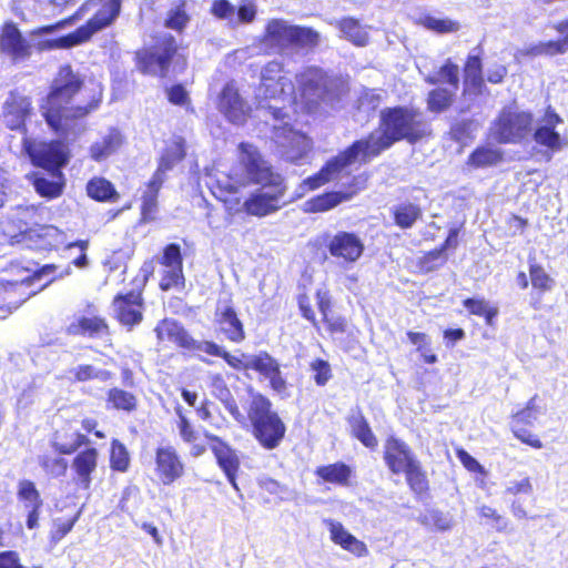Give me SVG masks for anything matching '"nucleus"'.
I'll return each instance as SVG.
<instances>
[{
    "mask_svg": "<svg viewBox=\"0 0 568 568\" xmlns=\"http://www.w3.org/2000/svg\"><path fill=\"white\" fill-rule=\"evenodd\" d=\"M111 377V373L105 369L97 368L93 365H79L69 371V378L75 382H87L99 379L105 382Z\"/></svg>",
    "mask_w": 568,
    "mask_h": 568,
    "instance_id": "nucleus-40",
    "label": "nucleus"
},
{
    "mask_svg": "<svg viewBox=\"0 0 568 568\" xmlns=\"http://www.w3.org/2000/svg\"><path fill=\"white\" fill-rule=\"evenodd\" d=\"M18 497L26 504L27 508H40L42 499L36 485L30 480H21L18 486Z\"/></svg>",
    "mask_w": 568,
    "mask_h": 568,
    "instance_id": "nucleus-48",
    "label": "nucleus"
},
{
    "mask_svg": "<svg viewBox=\"0 0 568 568\" xmlns=\"http://www.w3.org/2000/svg\"><path fill=\"white\" fill-rule=\"evenodd\" d=\"M464 306L474 315L484 316L488 325L493 324V320L497 316L498 310L490 307L485 300L466 298Z\"/></svg>",
    "mask_w": 568,
    "mask_h": 568,
    "instance_id": "nucleus-49",
    "label": "nucleus"
},
{
    "mask_svg": "<svg viewBox=\"0 0 568 568\" xmlns=\"http://www.w3.org/2000/svg\"><path fill=\"white\" fill-rule=\"evenodd\" d=\"M176 413L180 417L178 429L182 440L186 444L196 442L199 439L197 432L193 428L189 419L181 413V409H176Z\"/></svg>",
    "mask_w": 568,
    "mask_h": 568,
    "instance_id": "nucleus-62",
    "label": "nucleus"
},
{
    "mask_svg": "<svg viewBox=\"0 0 568 568\" xmlns=\"http://www.w3.org/2000/svg\"><path fill=\"white\" fill-rule=\"evenodd\" d=\"M161 265L163 267H168V266L176 267L179 265H183L181 247L179 244L171 243L164 247L163 255L161 258Z\"/></svg>",
    "mask_w": 568,
    "mask_h": 568,
    "instance_id": "nucleus-59",
    "label": "nucleus"
},
{
    "mask_svg": "<svg viewBox=\"0 0 568 568\" xmlns=\"http://www.w3.org/2000/svg\"><path fill=\"white\" fill-rule=\"evenodd\" d=\"M272 141L275 145V152L290 162H297L310 149L307 136L293 130L287 123L273 125Z\"/></svg>",
    "mask_w": 568,
    "mask_h": 568,
    "instance_id": "nucleus-11",
    "label": "nucleus"
},
{
    "mask_svg": "<svg viewBox=\"0 0 568 568\" xmlns=\"http://www.w3.org/2000/svg\"><path fill=\"white\" fill-rule=\"evenodd\" d=\"M501 152L491 148H477L469 156L468 163L475 168H485L497 164L501 160Z\"/></svg>",
    "mask_w": 568,
    "mask_h": 568,
    "instance_id": "nucleus-45",
    "label": "nucleus"
},
{
    "mask_svg": "<svg viewBox=\"0 0 568 568\" xmlns=\"http://www.w3.org/2000/svg\"><path fill=\"white\" fill-rule=\"evenodd\" d=\"M185 286V278L183 274V265L163 267L160 281L162 291L176 290L182 291Z\"/></svg>",
    "mask_w": 568,
    "mask_h": 568,
    "instance_id": "nucleus-41",
    "label": "nucleus"
},
{
    "mask_svg": "<svg viewBox=\"0 0 568 568\" xmlns=\"http://www.w3.org/2000/svg\"><path fill=\"white\" fill-rule=\"evenodd\" d=\"M106 403L108 407L128 413L133 412L138 405L136 397L132 393L118 387L109 389Z\"/></svg>",
    "mask_w": 568,
    "mask_h": 568,
    "instance_id": "nucleus-37",
    "label": "nucleus"
},
{
    "mask_svg": "<svg viewBox=\"0 0 568 568\" xmlns=\"http://www.w3.org/2000/svg\"><path fill=\"white\" fill-rule=\"evenodd\" d=\"M164 181L165 176L154 172L151 180L146 183L141 197V214L143 220L149 221L153 219L158 209V195Z\"/></svg>",
    "mask_w": 568,
    "mask_h": 568,
    "instance_id": "nucleus-28",
    "label": "nucleus"
},
{
    "mask_svg": "<svg viewBox=\"0 0 568 568\" xmlns=\"http://www.w3.org/2000/svg\"><path fill=\"white\" fill-rule=\"evenodd\" d=\"M454 94V89L437 88L432 90L427 98L428 110L435 113L445 111L450 106Z\"/></svg>",
    "mask_w": 568,
    "mask_h": 568,
    "instance_id": "nucleus-43",
    "label": "nucleus"
},
{
    "mask_svg": "<svg viewBox=\"0 0 568 568\" xmlns=\"http://www.w3.org/2000/svg\"><path fill=\"white\" fill-rule=\"evenodd\" d=\"M68 332L73 335L102 337L108 332V326L100 317L82 316L69 325Z\"/></svg>",
    "mask_w": 568,
    "mask_h": 568,
    "instance_id": "nucleus-31",
    "label": "nucleus"
},
{
    "mask_svg": "<svg viewBox=\"0 0 568 568\" xmlns=\"http://www.w3.org/2000/svg\"><path fill=\"white\" fill-rule=\"evenodd\" d=\"M239 150V165L234 166L224 180H219L217 184L230 194L236 193L247 183L260 184L261 187L243 203V209L248 215L267 216L294 200L284 199L287 191L284 178L272 170L257 148L243 142Z\"/></svg>",
    "mask_w": 568,
    "mask_h": 568,
    "instance_id": "nucleus-2",
    "label": "nucleus"
},
{
    "mask_svg": "<svg viewBox=\"0 0 568 568\" xmlns=\"http://www.w3.org/2000/svg\"><path fill=\"white\" fill-rule=\"evenodd\" d=\"M283 64L276 60L268 62L261 73V84L256 91L258 110L268 113L275 121L284 120L285 105L294 100L295 87L282 75Z\"/></svg>",
    "mask_w": 568,
    "mask_h": 568,
    "instance_id": "nucleus-6",
    "label": "nucleus"
},
{
    "mask_svg": "<svg viewBox=\"0 0 568 568\" xmlns=\"http://www.w3.org/2000/svg\"><path fill=\"white\" fill-rule=\"evenodd\" d=\"M24 149L32 163L47 171L33 179L37 193L43 197L55 199L62 194L64 176L61 169L68 163V152L63 143H33L24 141Z\"/></svg>",
    "mask_w": 568,
    "mask_h": 568,
    "instance_id": "nucleus-4",
    "label": "nucleus"
},
{
    "mask_svg": "<svg viewBox=\"0 0 568 568\" xmlns=\"http://www.w3.org/2000/svg\"><path fill=\"white\" fill-rule=\"evenodd\" d=\"M296 81L302 97L308 102H328L333 99L335 81L316 67L305 68L296 75Z\"/></svg>",
    "mask_w": 568,
    "mask_h": 568,
    "instance_id": "nucleus-12",
    "label": "nucleus"
},
{
    "mask_svg": "<svg viewBox=\"0 0 568 568\" xmlns=\"http://www.w3.org/2000/svg\"><path fill=\"white\" fill-rule=\"evenodd\" d=\"M122 0H101L102 8L88 21L85 26L78 28L75 31L60 37L52 41L51 47L71 48L83 43L90 37L111 24L119 16Z\"/></svg>",
    "mask_w": 568,
    "mask_h": 568,
    "instance_id": "nucleus-8",
    "label": "nucleus"
},
{
    "mask_svg": "<svg viewBox=\"0 0 568 568\" xmlns=\"http://www.w3.org/2000/svg\"><path fill=\"white\" fill-rule=\"evenodd\" d=\"M81 87L82 79L71 67L60 68L51 92L41 104L42 115L55 132L65 135L75 133L77 121L97 108L99 99H93L87 104L74 103L75 97L81 93Z\"/></svg>",
    "mask_w": 568,
    "mask_h": 568,
    "instance_id": "nucleus-3",
    "label": "nucleus"
},
{
    "mask_svg": "<svg viewBox=\"0 0 568 568\" xmlns=\"http://www.w3.org/2000/svg\"><path fill=\"white\" fill-rule=\"evenodd\" d=\"M212 13L232 26L235 14V7L229 0H215L211 8Z\"/></svg>",
    "mask_w": 568,
    "mask_h": 568,
    "instance_id": "nucleus-61",
    "label": "nucleus"
},
{
    "mask_svg": "<svg viewBox=\"0 0 568 568\" xmlns=\"http://www.w3.org/2000/svg\"><path fill=\"white\" fill-rule=\"evenodd\" d=\"M395 224L400 229H410L423 215L418 204L403 202L392 209Z\"/></svg>",
    "mask_w": 568,
    "mask_h": 568,
    "instance_id": "nucleus-34",
    "label": "nucleus"
},
{
    "mask_svg": "<svg viewBox=\"0 0 568 568\" xmlns=\"http://www.w3.org/2000/svg\"><path fill=\"white\" fill-rule=\"evenodd\" d=\"M113 312L119 322L125 326H133L142 321V297L140 293L130 292L119 294L113 301Z\"/></svg>",
    "mask_w": 568,
    "mask_h": 568,
    "instance_id": "nucleus-18",
    "label": "nucleus"
},
{
    "mask_svg": "<svg viewBox=\"0 0 568 568\" xmlns=\"http://www.w3.org/2000/svg\"><path fill=\"white\" fill-rule=\"evenodd\" d=\"M205 437L211 442V449L216 457L219 466L223 469L230 484L234 487V489L239 490L235 478L236 471L240 466L237 455L229 445H226L217 436L206 433Z\"/></svg>",
    "mask_w": 568,
    "mask_h": 568,
    "instance_id": "nucleus-22",
    "label": "nucleus"
},
{
    "mask_svg": "<svg viewBox=\"0 0 568 568\" xmlns=\"http://www.w3.org/2000/svg\"><path fill=\"white\" fill-rule=\"evenodd\" d=\"M419 521L426 527L436 528L440 531L449 530L453 527L452 516L436 509L428 510L422 515Z\"/></svg>",
    "mask_w": 568,
    "mask_h": 568,
    "instance_id": "nucleus-46",
    "label": "nucleus"
},
{
    "mask_svg": "<svg viewBox=\"0 0 568 568\" xmlns=\"http://www.w3.org/2000/svg\"><path fill=\"white\" fill-rule=\"evenodd\" d=\"M72 437V440L68 443H62L57 437L52 444L54 449L60 454L70 455L77 452L82 445H87L90 442L85 435L80 433H74Z\"/></svg>",
    "mask_w": 568,
    "mask_h": 568,
    "instance_id": "nucleus-55",
    "label": "nucleus"
},
{
    "mask_svg": "<svg viewBox=\"0 0 568 568\" xmlns=\"http://www.w3.org/2000/svg\"><path fill=\"white\" fill-rule=\"evenodd\" d=\"M384 460L393 474H402L418 462L409 446L394 436L388 437L384 444Z\"/></svg>",
    "mask_w": 568,
    "mask_h": 568,
    "instance_id": "nucleus-16",
    "label": "nucleus"
},
{
    "mask_svg": "<svg viewBox=\"0 0 568 568\" xmlns=\"http://www.w3.org/2000/svg\"><path fill=\"white\" fill-rule=\"evenodd\" d=\"M327 250L344 264H354L363 255L365 246L356 233L338 231L328 240Z\"/></svg>",
    "mask_w": 568,
    "mask_h": 568,
    "instance_id": "nucleus-14",
    "label": "nucleus"
},
{
    "mask_svg": "<svg viewBox=\"0 0 568 568\" xmlns=\"http://www.w3.org/2000/svg\"><path fill=\"white\" fill-rule=\"evenodd\" d=\"M39 464L43 470L52 477L64 476L68 469V462L64 458L41 456Z\"/></svg>",
    "mask_w": 568,
    "mask_h": 568,
    "instance_id": "nucleus-52",
    "label": "nucleus"
},
{
    "mask_svg": "<svg viewBox=\"0 0 568 568\" xmlns=\"http://www.w3.org/2000/svg\"><path fill=\"white\" fill-rule=\"evenodd\" d=\"M210 379L213 395L221 402H229L232 394L227 388L224 378L220 374H214L210 376Z\"/></svg>",
    "mask_w": 568,
    "mask_h": 568,
    "instance_id": "nucleus-64",
    "label": "nucleus"
},
{
    "mask_svg": "<svg viewBox=\"0 0 568 568\" xmlns=\"http://www.w3.org/2000/svg\"><path fill=\"white\" fill-rule=\"evenodd\" d=\"M0 48L13 59H23L29 55L28 42L22 38L18 28L12 23H7L3 27Z\"/></svg>",
    "mask_w": 568,
    "mask_h": 568,
    "instance_id": "nucleus-27",
    "label": "nucleus"
},
{
    "mask_svg": "<svg viewBox=\"0 0 568 568\" xmlns=\"http://www.w3.org/2000/svg\"><path fill=\"white\" fill-rule=\"evenodd\" d=\"M216 323L219 331L231 342L241 343L245 338V332L235 310L230 305L217 307Z\"/></svg>",
    "mask_w": 568,
    "mask_h": 568,
    "instance_id": "nucleus-25",
    "label": "nucleus"
},
{
    "mask_svg": "<svg viewBox=\"0 0 568 568\" xmlns=\"http://www.w3.org/2000/svg\"><path fill=\"white\" fill-rule=\"evenodd\" d=\"M219 110L234 124H242L246 119L247 106L233 84L227 83L219 98Z\"/></svg>",
    "mask_w": 568,
    "mask_h": 568,
    "instance_id": "nucleus-21",
    "label": "nucleus"
},
{
    "mask_svg": "<svg viewBox=\"0 0 568 568\" xmlns=\"http://www.w3.org/2000/svg\"><path fill=\"white\" fill-rule=\"evenodd\" d=\"M154 40L151 48L138 53L139 65L144 73L165 77L178 45L174 37L166 31L159 32Z\"/></svg>",
    "mask_w": 568,
    "mask_h": 568,
    "instance_id": "nucleus-9",
    "label": "nucleus"
},
{
    "mask_svg": "<svg viewBox=\"0 0 568 568\" xmlns=\"http://www.w3.org/2000/svg\"><path fill=\"white\" fill-rule=\"evenodd\" d=\"M185 155L184 141L176 138L168 143L163 154L161 155L155 173L165 176V173L173 169Z\"/></svg>",
    "mask_w": 568,
    "mask_h": 568,
    "instance_id": "nucleus-33",
    "label": "nucleus"
},
{
    "mask_svg": "<svg viewBox=\"0 0 568 568\" xmlns=\"http://www.w3.org/2000/svg\"><path fill=\"white\" fill-rule=\"evenodd\" d=\"M379 128L381 131H374L366 138L355 141L328 160L316 174L305 179L296 196H302L306 190H315L328 182L349 178L353 165L368 163L397 141L415 143L430 134V125L423 113L407 106L383 109Z\"/></svg>",
    "mask_w": 568,
    "mask_h": 568,
    "instance_id": "nucleus-1",
    "label": "nucleus"
},
{
    "mask_svg": "<svg viewBox=\"0 0 568 568\" xmlns=\"http://www.w3.org/2000/svg\"><path fill=\"white\" fill-rule=\"evenodd\" d=\"M348 423L354 437L365 447L375 448L377 446L376 436L373 434L366 418L361 412L353 413L348 418Z\"/></svg>",
    "mask_w": 568,
    "mask_h": 568,
    "instance_id": "nucleus-35",
    "label": "nucleus"
},
{
    "mask_svg": "<svg viewBox=\"0 0 568 568\" xmlns=\"http://www.w3.org/2000/svg\"><path fill=\"white\" fill-rule=\"evenodd\" d=\"M532 116L529 112L504 109L494 121L491 136L499 143H520L532 131Z\"/></svg>",
    "mask_w": 568,
    "mask_h": 568,
    "instance_id": "nucleus-10",
    "label": "nucleus"
},
{
    "mask_svg": "<svg viewBox=\"0 0 568 568\" xmlns=\"http://www.w3.org/2000/svg\"><path fill=\"white\" fill-rule=\"evenodd\" d=\"M155 471L164 485H171L184 474V464L172 446L159 447L155 452Z\"/></svg>",
    "mask_w": 568,
    "mask_h": 568,
    "instance_id": "nucleus-17",
    "label": "nucleus"
},
{
    "mask_svg": "<svg viewBox=\"0 0 568 568\" xmlns=\"http://www.w3.org/2000/svg\"><path fill=\"white\" fill-rule=\"evenodd\" d=\"M98 450L93 447L79 452L71 464L75 473V483L83 489H89L92 483V474L98 467Z\"/></svg>",
    "mask_w": 568,
    "mask_h": 568,
    "instance_id": "nucleus-24",
    "label": "nucleus"
},
{
    "mask_svg": "<svg viewBox=\"0 0 568 568\" xmlns=\"http://www.w3.org/2000/svg\"><path fill=\"white\" fill-rule=\"evenodd\" d=\"M315 474L327 483L346 486L348 485L352 469L344 463H335L318 467Z\"/></svg>",
    "mask_w": 568,
    "mask_h": 568,
    "instance_id": "nucleus-36",
    "label": "nucleus"
},
{
    "mask_svg": "<svg viewBox=\"0 0 568 568\" xmlns=\"http://www.w3.org/2000/svg\"><path fill=\"white\" fill-rule=\"evenodd\" d=\"M447 261L446 254H443V250H434L428 252L420 260V268L424 272H433L443 266Z\"/></svg>",
    "mask_w": 568,
    "mask_h": 568,
    "instance_id": "nucleus-57",
    "label": "nucleus"
},
{
    "mask_svg": "<svg viewBox=\"0 0 568 568\" xmlns=\"http://www.w3.org/2000/svg\"><path fill=\"white\" fill-rule=\"evenodd\" d=\"M561 37L557 40L541 41L529 49L531 55L554 57L568 52V18L551 24Z\"/></svg>",
    "mask_w": 568,
    "mask_h": 568,
    "instance_id": "nucleus-26",
    "label": "nucleus"
},
{
    "mask_svg": "<svg viewBox=\"0 0 568 568\" xmlns=\"http://www.w3.org/2000/svg\"><path fill=\"white\" fill-rule=\"evenodd\" d=\"M30 110L31 102L27 97L11 92L2 106L3 122L10 130H20L24 126Z\"/></svg>",
    "mask_w": 568,
    "mask_h": 568,
    "instance_id": "nucleus-19",
    "label": "nucleus"
},
{
    "mask_svg": "<svg viewBox=\"0 0 568 568\" xmlns=\"http://www.w3.org/2000/svg\"><path fill=\"white\" fill-rule=\"evenodd\" d=\"M331 24L335 26L344 38L356 45L363 47L368 41V32L366 27H363L357 20L353 18H345L342 20H333Z\"/></svg>",
    "mask_w": 568,
    "mask_h": 568,
    "instance_id": "nucleus-32",
    "label": "nucleus"
},
{
    "mask_svg": "<svg viewBox=\"0 0 568 568\" xmlns=\"http://www.w3.org/2000/svg\"><path fill=\"white\" fill-rule=\"evenodd\" d=\"M248 367L268 379L271 387L277 393L285 390L286 382L280 371V364L268 353L251 355Z\"/></svg>",
    "mask_w": 568,
    "mask_h": 568,
    "instance_id": "nucleus-20",
    "label": "nucleus"
},
{
    "mask_svg": "<svg viewBox=\"0 0 568 568\" xmlns=\"http://www.w3.org/2000/svg\"><path fill=\"white\" fill-rule=\"evenodd\" d=\"M187 22L189 16L181 7H178L169 11L165 19V27L175 31H182Z\"/></svg>",
    "mask_w": 568,
    "mask_h": 568,
    "instance_id": "nucleus-58",
    "label": "nucleus"
},
{
    "mask_svg": "<svg viewBox=\"0 0 568 568\" xmlns=\"http://www.w3.org/2000/svg\"><path fill=\"white\" fill-rule=\"evenodd\" d=\"M248 418L255 438L264 448L274 449L280 445L286 427L278 415L272 410V404L266 397L262 395L253 397Z\"/></svg>",
    "mask_w": 568,
    "mask_h": 568,
    "instance_id": "nucleus-7",
    "label": "nucleus"
},
{
    "mask_svg": "<svg viewBox=\"0 0 568 568\" xmlns=\"http://www.w3.org/2000/svg\"><path fill=\"white\" fill-rule=\"evenodd\" d=\"M88 195L97 201H112L116 191L111 182L104 178H93L87 184Z\"/></svg>",
    "mask_w": 568,
    "mask_h": 568,
    "instance_id": "nucleus-38",
    "label": "nucleus"
},
{
    "mask_svg": "<svg viewBox=\"0 0 568 568\" xmlns=\"http://www.w3.org/2000/svg\"><path fill=\"white\" fill-rule=\"evenodd\" d=\"M320 34L312 28L292 24L285 19L267 21L257 39L258 50L265 54H284L291 49H311L318 44Z\"/></svg>",
    "mask_w": 568,
    "mask_h": 568,
    "instance_id": "nucleus-5",
    "label": "nucleus"
},
{
    "mask_svg": "<svg viewBox=\"0 0 568 568\" xmlns=\"http://www.w3.org/2000/svg\"><path fill=\"white\" fill-rule=\"evenodd\" d=\"M465 87L479 91L483 85L481 61L477 55L468 57L465 64Z\"/></svg>",
    "mask_w": 568,
    "mask_h": 568,
    "instance_id": "nucleus-42",
    "label": "nucleus"
},
{
    "mask_svg": "<svg viewBox=\"0 0 568 568\" xmlns=\"http://www.w3.org/2000/svg\"><path fill=\"white\" fill-rule=\"evenodd\" d=\"M122 134L116 129H110L109 132L100 140L94 142L90 148L91 158L101 162L114 154L122 144Z\"/></svg>",
    "mask_w": 568,
    "mask_h": 568,
    "instance_id": "nucleus-30",
    "label": "nucleus"
},
{
    "mask_svg": "<svg viewBox=\"0 0 568 568\" xmlns=\"http://www.w3.org/2000/svg\"><path fill=\"white\" fill-rule=\"evenodd\" d=\"M505 494L517 497L519 495L531 496L534 494V486L528 476L519 479H511L505 486Z\"/></svg>",
    "mask_w": 568,
    "mask_h": 568,
    "instance_id": "nucleus-53",
    "label": "nucleus"
},
{
    "mask_svg": "<svg viewBox=\"0 0 568 568\" xmlns=\"http://www.w3.org/2000/svg\"><path fill=\"white\" fill-rule=\"evenodd\" d=\"M130 465V456L126 447L118 439L111 443L110 466L113 470L124 473Z\"/></svg>",
    "mask_w": 568,
    "mask_h": 568,
    "instance_id": "nucleus-47",
    "label": "nucleus"
},
{
    "mask_svg": "<svg viewBox=\"0 0 568 568\" xmlns=\"http://www.w3.org/2000/svg\"><path fill=\"white\" fill-rule=\"evenodd\" d=\"M560 123H562V119L552 109L548 108L545 115L536 123L532 134L535 142L552 152L562 150L568 145V140L556 131Z\"/></svg>",
    "mask_w": 568,
    "mask_h": 568,
    "instance_id": "nucleus-15",
    "label": "nucleus"
},
{
    "mask_svg": "<svg viewBox=\"0 0 568 568\" xmlns=\"http://www.w3.org/2000/svg\"><path fill=\"white\" fill-rule=\"evenodd\" d=\"M403 474H405L406 481L415 494L420 495L428 489L427 476L423 470L419 460L403 471Z\"/></svg>",
    "mask_w": 568,
    "mask_h": 568,
    "instance_id": "nucleus-44",
    "label": "nucleus"
},
{
    "mask_svg": "<svg viewBox=\"0 0 568 568\" xmlns=\"http://www.w3.org/2000/svg\"><path fill=\"white\" fill-rule=\"evenodd\" d=\"M425 80L429 84H437L439 82L447 83L456 91L459 83V68L448 60L440 67L437 73L427 75Z\"/></svg>",
    "mask_w": 568,
    "mask_h": 568,
    "instance_id": "nucleus-39",
    "label": "nucleus"
},
{
    "mask_svg": "<svg viewBox=\"0 0 568 568\" xmlns=\"http://www.w3.org/2000/svg\"><path fill=\"white\" fill-rule=\"evenodd\" d=\"M311 368L315 373L314 381L318 386H324L332 377L331 366L324 359H315L311 364Z\"/></svg>",
    "mask_w": 568,
    "mask_h": 568,
    "instance_id": "nucleus-63",
    "label": "nucleus"
},
{
    "mask_svg": "<svg viewBox=\"0 0 568 568\" xmlns=\"http://www.w3.org/2000/svg\"><path fill=\"white\" fill-rule=\"evenodd\" d=\"M382 102V95L376 90L364 89L357 98V110L367 116L374 112Z\"/></svg>",
    "mask_w": 568,
    "mask_h": 568,
    "instance_id": "nucleus-50",
    "label": "nucleus"
},
{
    "mask_svg": "<svg viewBox=\"0 0 568 568\" xmlns=\"http://www.w3.org/2000/svg\"><path fill=\"white\" fill-rule=\"evenodd\" d=\"M542 414L544 408L537 404V396H534L527 403V406L515 415V420L518 423L532 425Z\"/></svg>",
    "mask_w": 568,
    "mask_h": 568,
    "instance_id": "nucleus-51",
    "label": "nucleus"
},
{
    "mask_svg": "<svg viewBox=\"0 0 568 568\" xmlns=\"http://www.w3.org/2000/svg\"><path fill=\"white\" fill-rule=\"evenodd\" d=\"M256 13L257 9L255 3L251 0H243L237 10H235L232 26L235 27L239 23H252L255 20Z\"/></svg>",
    "mask_w": 568,
    "mask_h": 568,
    "instance_id": "nucleus-56",
    "label": "nucleus"
},
{
    "mask_svg": "<svg viewBox=\"0 0 568 568\" xmlns=\"http://www.w3.org/2000/svg\"><path fill=\"white\" fill-rule=\"evenodd\" d=\"M422 24L438 33L454 32L458 30V23L449 19H439L427 16L422 19Z\"/></svg>",
    "mask_w": 568,
    "mask_h": 568,
    "instance_id": "nucleus-54",
    "label": "nucleus"
},
{
    "mask_svg": "<svg viewBox=\"0 0 568 568\" xmlns=\"http://www.w3.org/2000/svg\"><path fill=\"white\" fill-rule=\"evenodd\" d=\"M531 284L538 290H549L551 287V278L545 270L537 264H531L529 268Z\"/></svg>",
    "mask_w": 568,
    "mask_h": 568,
    "instance_id": "nucleus-60",
    "label": "nucleus"
},
{
    "mask_svg": "<svg viewBox=\"0 0 568 568\" xmlns=\"http://www.w3.org/2000/svg\"><path fill=\"white\" fill-rule=\"evenodd\" d=\"M367 176L358 174L352 176L349 182L343 183L347 187L341 191L327 192L307 200L303 210L306 213H320L329 211L343 202L351 201L359 191L366 186Z\"/></svg>",
    "mask_w": 568,
    "mask_h": 568,
    "instance_id": "nucleus-13",
    "label": "nucleus"
},
{
    "mask_svg": "<svg viewBox=\"0 0 568 568\" xmlns=\"http://www.w3.org/2000/svg\"><path fill=\"white\" fill-rule=\"evenodd\" d=\"M155 333L159 341H169L185 349L191 345L192 336L176 321L163 320L155 327Z\"/></svg>",
    "mask_w": 568,
    "mask_h": 568,
    "instance_id": "nucleus-29",
    "label": "nucleus"
},
{
    "mask_svg": "<svg viewBox=\"0 0 568 568\" xmlns=\"http://www.w3.org/2000/svg\"><path fill=\"white\" fill-rule=\"evenodd\" d=\"M328 531L331 540L342 547L344 550L353 554L356 557H365L368 555V548L362 540L357 539L352 535L342 523L326 519L324 520Z\"/></svg>",
    "mask_w": 568,
    "mask_h": 568,
    "instance_id": "nucleus-23",
    "label": "nucleus"
}]
</instances>
